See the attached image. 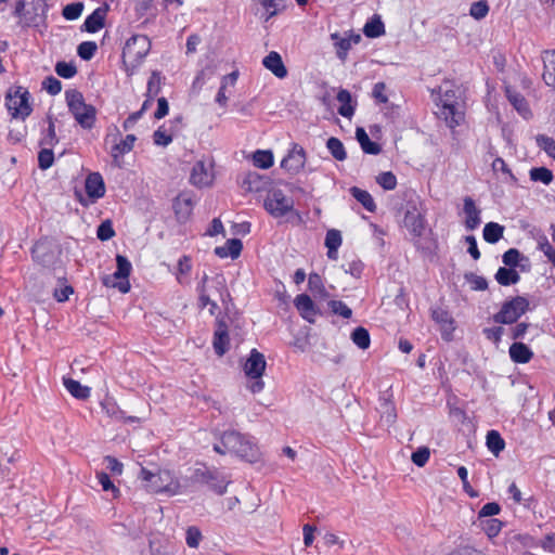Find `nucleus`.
Here are the masks:
<instances>
[{"mask_svg": "<svg viewBox=\"0 0 555 555\" xmlns=\"http://www.w3.org/2000/svg\"><path fill=\"white\" fill-rule=\"evenodd\" d=\"M341 245V234L338 230L332 229L326 232L325 246L327 249H338Z\"/></svg>", "mask_w": 555, "mask_h": 555, "instance_id": "nucleus-57", "label": "nucleus"}, {"mask_svg": "<svg viewBox=\"0 0 555 555\" xmlns=\"http://www.w3.org/2000/svg\"><path fill=\"white\" fill-rule=\"evenodd\" d=\"M495 280L500 285L508 286L518 283L520 275L513 268L501 267L495 273Z\"/></svg>", "mask_w": 555, "mask_h": 555, "instance_id": "nucleus-32", "label": "nucleus"}, {"mask_svg": "<svg viewBox=\"0 0 555 555\" xmlns=\"http://www.w3.org/2000/svg\"><path fill=\"white\" fill-rule=\"evenodd\" d=\"M263 66L269 69L274 76L282 79L287 76V69L282 61L281 55L271 51L262 61Z\"/></svg>", "mask_w": 555, "mask_h": 555, "instance_id": "nucleus-20", "label": "nucleus"}, {"mask_svg": "<svg viewBox=\"0 0 555 555\" xmlns=\"http://www.w3.org/2000/svg\"><path fill=\"white\" fill-rule=\"evenodd\" d=\"M31 254L34 259L43 266L51 263L54 258L47 242H37L33 247Z\"/></svg>", "mask_w": 555, "mask_h": 555, "instance_id": "nucleus-28", "label": "nucleus"}, {"mask_svg": "<svg viewBox=\"0 0 555 555\" xmlns=\"http://www.w3.org/2000/svg\"><path fill=\"white\" fill-rule=\"evenodd\" d=\"M529 175H530V179L532 181H534V182L540 181V182L544 183L545 185H548L554 179L552 170H550L546 167H534V168L530 169Z\"/></svg>", "mask_w": 555, "mask_h": 555, "instance_id": "nucleus-41", "label": "nucleus"}, {"mask_svg": "<svg viewBox=\"0 0 555 555\" xmlns=\"http://www.w3.org/2000/svg\"><path fill=\"white\" fill-rule=\"evenodd\" d=\"M42 88L51 95H55L61 92L62 83L55 77L49 76L43 80Z\"/></svg>", "mask_w": 555, "mask_h": 555, "instance_id": "nucleus-60", "label": "nucleus"}, {"mask_svg": "<svg viewBox=\"0 0 555 555\" xmlns=\"http://www.w3.org/2000/svg\"><path fill=\"white\" fill-rule=\"evenodd\" d=\"M378 411L380 413V422L386 426H391L397 420V412L395 404L389 399H382L379 402Z\"/></svg>", "mask_w": 555, "mask_h": 555, "instance_id": "nucleus-29", "label": "nucleus"}, {"mask_svg": "<svg viewBox=\"0 0 555 555\" xmlns=\"http://www.w3.org/2000/svg\"><path fill=\"white\" fill-rule=\"evenodd\" d=\"M295 307L300 315L310 323L314 322L317 310L312 299L307 294H300L295 298Z\"/></svg>", "mask_w": 555, "mask_h": 555, "instance_id": "nucleus-21", "label": "nucleus"}, {"mask_svg": "<svg viewBox=\"0 0 555 555\" xmlns=\"http://www.w3.org/2000/svg\"><path fill=\"white\" fill-rule=\"evenodd\" d=\"M98 479L104 491H112L115 498L119 494L118 488H116L115 485L111 481L106 473H98Z\"/></svg>", "mask_w": 555, "mask_h": 555, "instance_id": "nucleus-62", "label": "nucleus"}, {"mask_svg": "<svg viewBox=\"0 0 555 555\" xmlns=\"http://www.w3.org/2000/svg\"><path fill=\"white\" fill-rule=\"evenodd\" d=\"M117 270L111 275L103 279V284L106 286L117 287L121 293L126 294L130 289L128 278L130 275L132 266L127 257L122 255L116 256Z\"/></svg>", "mask_w": 555, "mask_h": 555, "instance_id": "nucleus-10", "label": "nucleus"}, {"mask_svg": "<svg viewBox=\"0 0 555 555\" xmlns=\"http://www.w3.org/2000/svg\"><path fill=\"white\" fill-rule=\"evenodd\" d=\"M351 195L362 204V206L370 212H374L376 210V204L372 197V195L360 188L352 186L350 189Z\"/></svg>", "mask_w": 555, "mask_h": 555, "instance_id": "nucleus-34", "label": "nucleus"}, {"mask_svg": "<svg viewBox=\"0 0 555 555\" xmlns=\"http://www.w3.org/2000/svg\"><path fill=\"white\" fill-rule=\"evenodd\" d=\"M254 165L261 169H268L273 165V154L271 151L258 150L253 156Z\"/></svg>", "mask_w": 555, "mask_h": 555, "instance_id": "nucleus-43", "label": "nucleus"}, {"mask_svg": "<svg viewBox=\"0 0 555 555\" xmlns=\"http://www.w3.org/2000/svg\"><path fill=\"white\" fill-rule=\"evenodd\" d=\"M351 339L354 345H357L360 349H367L371 344L369 331L362 326H359L353 330L351 333Z\"/></svg>", "mask_w": 555, "mask_h": 555, "instance_id": "nucleus-40", "label": "nucleus"}, {"mask_svg": "<svg viewBox=\"0 0 555 555\" xmlns=\"http://www.w3.org/2000/svg\"><path fill=\"white\" fill-rule=\"evenodd\" d=\"M140 476L142 480L146 481V488L155 493L166 492L175 495L180 492V483L172 476L170 470L159 469L157 473H152L142 467Z\"/></svg>", "mask_w": 555, "mask_h": 555, "instance_id": "nucleus-4", "label": "nucleus"}, {"mask_svg": "<svg viewBox=\"0 0 555 555\" xmlns=\"http://www.w3.org/2000/svg\"><path fill=\"white\" fill-rule=\"evenodd\" d=\"M326 147L336 160L343 162L347 158L344 144L339 139L331 137L326 142Z\"/></svg>", "mask_w": 555, "mask_h": 555, "instance_id": "nucleus-39", "label": "nucleus"}, {"mask_svg": "<svg viewBox=\"0 0 555 555\" xmlns=\"http://www.w3.org/2000/svg\"><path fill=\"white\" fill-rule=\"evenodd\" d=\"M64 386L67 391L77 399L83 400L90 396V388L82 386L79 382L73 378H64Z\"/></svg>", "mask_w": 555, "mask_h": 555, "instance_id": "nucleus-35", "label": "nucleus"}, {"mask_svg": "<svg viewBox=\"0 0 555 555\" xmlns=\"http://www.w3.org/2000/svg\"><path fill=\"white\" fill-rule=\"evenodd\" d=\"M429 449L426 447H422L412 453L411 460L416 466L423 467L429 460Z\"/></svg>", "mask_w": 555, "mask_h": 555, "instance_id": "nucleus-58", "label": "nucleus"}, {"mask_svg": "<svg viewBox=\"0 0 555 555\" xmlns=\"http://www.w3.org/2000/svg\"><path fill=\"white\" fill-rule=\"evenodd\" d=\"M108 7H100L95 9L85 21L81 29L88 33H96L105 25V17Z\"/></svg>", "mask_w": 555, "mask_h": 555, "instance_id": "nucleus-19", "label": "nucleus"}, {"mask_svg": "<svg viewBox=\"0 0 555 555\" xmlns=\"http://www.w3.org/2000/svg\"><path fill=\"white\" fill-rule=\"evenodd\" d=\"M96 235L98 238L102 242L108 241L115 236V230L113 229V224L109 219L101 222V224L98 227Z\"/></svg>", "mask_w": 555, "mask_h": 555, "instance_id": "nucleus-50", "label": "nucleus"}, {"mask_svg": "<svg viewBox=\"0 0 555 555\" xmlns=\"http://www.w3.org/2000/svg\"><path fill=\"white\" fill-rule=\"evenodd\" d=\"M151 50V41L145 35H133L122 49V61L126 66L135 68Z\"/></svg>", "mask_w": 555, "mask_h": 555, "instance_id": "nucleus-5", "label": "nucleus"}, {"mask_svg": "<svg viewBox=\"0 0 555 555\" xmlns=\"http://www.w3.org/2000/svg\"><path fill=\"white\" fill-rule=\"evenodd\" d=\"M403 222L415 238L423 236L426 230L425 209L418 199L408 201Z\"/></svg>", "mask_w": 555, "mask_h": 555, "instance_id": "nucleus-8", "label": "nucleus"}, {"mask_svg": "<svg viewBox=\"0 0 555 555\" xmlns=\"http://www.w3.org/2000/svg\"><path fill=\"white\" fill-rule=\"evenodd\" d=\"M376 182L386 191L395 190L397 178L391 171H385L376 177Z\"/></svg>", "mask_w": 555, "mask_h": 555, "instance_id": "nucleus-48", "label": "nucleus"}, {"mask_svg": "<svg viewBox=\"0 0 555 555\" xmlns=\"http://www.w3.org/2000/svg\"><path fill=\"white\" fill-rule=\"evenodd\" d=\"M267 366L264 356L257 349H251L244 364L245 375L251 379L261 378Z\"/></svg>", "mask_w": 555, "mask_h": 555, "instance_id": "nucleus-13", "label": "nucleus"}, {"mask_svg": "<svg viewBox=\"0 0 555 555\" xmlns=\"http://www.w3.org/2000/svg\"><path fill=\"white\" fill-rule=\"evenodd\" d=\"M172 208L176 218L179 222H184L189 219L193 210V199L190 194L181 193L175 199Z\"/></svg>", "mask_w": 555, "mask_h": 555, "instance_id": "nucleus-16", "label": "nucleus"}, {"mask_svg": "<svg viewBox=\"0 0 555 555\" xmlns=\"http://www.w3.org/2000/svg\"><path fill=\"white\" fill-rule=\"evenodd\" d=\"M506 96L514 108L525 118L531 116L527 100L520 93L513 91L509 87L506 88Z\"/></svg>", "mask_w": 555, "mask_h": 555, "instance_id": "nucleus-25", "label": "nucleus"}, {"mask_svg": "<svg viewBox=\"0 0 555 555\" xmlns=\"http://www.w3.org/2000/svg\"><path fill=\"white\" fill-rule=\"evenodd\" d=\"M509 357L515 363L525 364L532 359L533 352L527 345L516 341L509 347Z\"/></svg>", "mask_w": 555, "mask_h": 555, "instance_id": "nucleus-26", "label": "nucleus"}, {"mask_svg": "<svg viewBox=\"0 0 555 555\" xmlns=\"http://www.w3.org/2000/svg\"><path fill=\"white\" fill-rule=\"evenodd\" d=\"M306 164V152L304 147L294 144L293 149L281 162V167L291 173H298Z\"/></svg>", "mask_w": 555, "mask_h": 555, "instance_id": "nucleus-12", "label": "nucleus"}, {"mask_svg": "<svg viewBox=\"0 0 555 555\" xmlns=\"http://www.w3.org/2000/svg\"><path fill=\"white\" fill-rule=\"evenodd\" d=\"M263 206L272 217L281 218L294 209V199L286 196L282 190L272 189L268 192Z\"/></svg>", "mask_w": 555, "mask_h": 555, "instance_id": "nucleus-9", "label": "nucleus"}, {"mask_svg": "<svg viewBox=\"0 0 555 555\" xmlns=\"http://www.w3.org/2000/svg\"><path fill=\"white\" fill-rule=\"evenodd\" d=\"M336 98L341 103L338 107V114L350 118L354 114V106L351 105V93L346 89H340Z\"/></svg>", "mask_w": 555, "mask_h": 555, "instance_id": "nucleus-33", "label": "nucleus"}, {"mask_svg": "<svg viewBox=\"0 0 555 555\" xmlns=\"http://www.w3.org/2000/svg\"><path fill=\"white\" fill-rule=\"evenodd\" d=\"M214 178L211 164L198 160L192 167L190 183L196 188H206L212 184Z\"/></svg>", "mask_w": 555, "mask_h": 555, "instance_id": "nucleus-11", "label": "nucleus"}, {"mask_svg": "<svg viewBox=\"0 0 555 555\" xmlns=\"http://www.w3.org/2000/svg\"><path fill=\"white\" fill-rule=\"evenodd\" d=\"M221 443L228 452L235 453L249 463L259 460L258 447L237 431H225L221 437Z\"/></svg>", "mask_w": 555, "mask_h": 555, "instance_id": "nucleus-3", "label": "nucleus"}, {"mask_svg": "<svg viewBox=\"0 0 555 555\" xmlns=\"http://www.w3.org/2000/svg\"><path fill=\"white\" fill-rule=\"evenodd\" d=\"M520 253L516 248H509L503 254V262L505 266L509 268H514L518 266V262L520 260Z\"/></svg>", "mask_w": 555, "mask_h": 555, "instance_id": "nucleus-61", "label": "nucleus"}, {"mask_svg": "<svg viewBox=\"0 0 555 555\" xmlns=\"http://www.w3.org/2000/svg\"><path fill=\"white\" fill-rule=\"evenodd\" d=\"M85 189L87 195L93 201L103 197L105 194V184L102 176L99 172L89 173L86 178Z\"/></svg>", "mask_w": 555, "mask_h": 555, "instance_id": "nucleus-18", "label": "nucleus"}, {"mask_svg": "<svg viewBox=\"0 0 555 555\" xmlns=\"http://www.w3.org/2000/svg\"><path fill=\"white\" fill-rule=\"evenodd\" d=\"M543 74L542 78L546 86L555 89V50L543 53Z\"/></svg>", "mask_w": 555, "mask_h": 555, "instance_id": "nucleus-23", "label": "nucleus"}, {"mask_svg": "<svg viewBox=\"0 0 555 555\" xmlns=\"http://www.w3.org/2000/svg\"><path fill=\"white\" fill-rule=\"evenodd\" d=\"M504 233V227L496 222H488L483 228V238L490 244L498 243Z\"/></svg>", "mask_w": 555, "mask_h": 555, "instance_id": "nucleus-37", "label": "nucleus"}, {"mask_svg": "<svg viewBox=\"0 0 555 555\" xmlns=\"http://www.w3.org/2000/svg\"><path fill=\"white\" fill-rule=\"evenodd\" d=\"M160 74L153 72L147 82V93L152 95L158 94L160 91Z\"/></svg>", "mask_w": 555, "mask_h": 555, "instance_id": "nucleus-64", "label": "nucleus"}, {"mask_svg": "<svg viewBox=\"0 0 555 555\" xmlns=\"http://www.w3.org/2000/svg\"><path fill=\"white\" fill-rule=\"evenodd\" d=\"M535 141L540 149L555 159V140L553 138L545 134H539L537 135Z\"/></svg>", "mask_w": 555, "mask_h": 555, "instance_id": "nucleus-45", "label": "nucleus"}, {"mask_svg": "<svg viewBox=\"0 0 555 555\" xmlns=\"http://www.w3.org/2000/svg\"><path fill=\"white\" fill-rule=\"evenodd\" d=\"M463 210L466 216V219H465L466 228L468 230L476 229L481 222L480 210L476 207L475 202L472 197L466 196L464 198Z\"/></svg>", "mask_w": 555, "mask_h": 555, "instance_id": "nucleus-22", "label": "nucleus"}, {"mask_svg": "<svg viewBox=\"0 0 555 555\" xmlns=\"http://www.w3.org/2000/svg\"><path fill=\"white\" fill-rule=\"evenodd\" d=\"M82 11V2H73L63 8L62 14L65 20L75 21L81 15Z\"/></svg>", "mask_w": 555, "mask_h": 555, "instance_id": "nucleus-47", "label": "nucleus"}, {"mask_svg": "<svg viewBox=\"0 0 555 555\" xmlns=\"http://www.w3.org/2000/svg\"><path fill=\"white\" fill-rule=\"evenodd\" d=\"M363 33L367 38H377L385 34V25L378 15H374L363 28Z\"/></svg>", "mask_w": 555, "mask_h": 555, "instance_id": "nucleus-36", "label": "nucleus"}, {"mask_svg": "<svg viewBox=\"0 0 555 555\" xmlns=\"http://www.w3.org/2000/svg\"><path fill=\"white\" fill-rule=\"evenodd\" d=\"M309 289L314 294L319 295L321 298L328 297V293L324 287L322 278L318 273H311L308 279Z\"/></svg>", "mask_w": 555, "mask_h": 555, "instance_id": "nucleus-42", "label": "nucleus"}, {"mask_svg": "<svg viewBox=\"0 0 555 555\" xmlns=\"http://www.w3.org/2000/svg\"><path fill=\"white\" fill-rule=\"evenodd\" d=\"M457 475L460 477V479L462 480L463 482V489L464 491L470 496V498H476L478 496V492L475 491L470 483L468 482V472L466 469L465 466H460L457 468Z\"/></svg>", "mask_w": 555, "mask_h": 555, "instance_id": "nucleus-59", "label": "nucleus"}, {"mask_svg": "<svg viewBox=\"0 0 555 555\" xmlns=\"http://www.w3.org/2000/svg\"><path fill=\"white\" fill-rule=\"evenodd\" d=\"M488 12H489V5L486 0H480V1L474 2L470 5V10H469V14L476 20L483 18L488 14Z\"/></svg>", "mask_w": 555, "mask_h": 555, "instance_id": "nucleus-55", "label": "nucleus"}, {"mask_svg": "<svg viewBox=\"0 0 555 555\" xmlns=\"http://www.w3.org/2000/svg\"><path fill=\"white\" fill-rule=\"evenodd\" d=\"M212 479H219V472L210 469L205 465L195 468L191 476L193 482L206 483L209 485V487L211 486Z\"/></svg>", "mask_w": 555, "mask_h": 555, "instance_id": "nucleus-30", "label": "nucleus"}, {"mask_svg": "<svg viewBox=\"0 0 555 555\" xmlns=\"http://www.w3.org/2000/svg\"><path fill=\"white\" fill-rule=\"evenodd\" d=\"M486 444L495 456L505 448V441L496 430L488 431Z\"/></svg>", "mask_w": 555, "mask_h": 555, "instance_id": "nucleus-38", "label": "nucleus"}, {"mask_svg": "<svg viewBox=\"0 0 555 555\" xmlns=\"http://www.w3.org/2000/svg\"><path fill=\"white\" fill-rule=\"evenodd\" d=\"M356 138H357L358 142L360 143L362 151L365 154L377 155L380 153V151H382L380 145L376 142L371 141L366 131L363 128H361V127L357 128Z\"/></svg>", "mask_w": 555, "mask_h": 555, "instance_id": "nucleus-27", "label": "nucleus"}, {"mask_svg": "<svg viewBox=\"0 0 555 555\" xmlns=\"http://www.w3.org/2000/svg\"><path fill=\"white\" fill-rule=\"evenodd\" d=\"M55 72L60 77L69 79L77 74V68L73 63L62 61L56 63Z\"/></svg>", "mask_w": 555, "mask_h": 555, "instance_id": "nucleus-51", "label": "nucleus"}, {"mask_svg": "<svg viewBox=\"0 0 555 555\" xmlns=\"http://www.w3.org/2000/svg\"><path fill=\"white\" fill-rule=\"evenodd\" d=\"M460 98V89L453 88L451 83L446 82L444 87H439V103H437L436 114L444 119L450 128L459 126L464 120Z\"/></svg>", "mask_w": 555, "mask_h": 555, "instance_id": "nucleus-1", "label": "nucleus"}, {"mask_svg": "<svg viewBox=\"0 0 555 555\" xmlns=\"http://www.w3.org/2000/svg\"><path fill=\"white\" fill-rule=\"evenodd\" d=\"M243 244L238 238H230L227 241L224 246H218L215 248V254L220 258L231 257L236 259L242 251Z\"/></svg>", "mask_w": 555, "mask_h": 555, "instance_id": "nucleus-24", "label": "nucleus"}, {"mask_svg": "<svg viewBox=\"0 0 555 555\" xmlns=\"http://www.w3.org/2000/svg\"><path fill=\"white\" fill-rule=\"evenodd\" d=\"M66 103L75 120L83 128L91 129L96 119V109L85 102L83 95L76 89L65 92Z\"/></svg>", "mask_w": 555, "mask_h": 555, "instance_id": "nucleus-2", "label": "nucleus"}, {"mask_svg": "<svg viewBox=\"0 0 555 555\" xmlns=\"http://www.w3.org/2000/svg\"><path fill=\"white\" fill-rule=\"evenodd\" d=\"M48 4L46 0H31L30 9L25 13L24 26H38L47 17Z\"/></svg>", "mask_w": 555, "mask_h": 555, "instance_id": "nucleus-14", "label": "nucleus"}, {"mask_svg": "<svg viewBox=\"0 0 555 555\" xmlns=\"http://www.w3.org/2000/svg\"><path fill=\"white\" fill-rule=\"evenodd\" d=\"M54 154L51 149H42L38 154V166L40 169L46 170L53 165Z\"/></svg>", "mask_w": 555, "mask_h": 555, "instance_id": "nucleus-56", "label": "nucleus"}, {"mask_svg": "<svg viewBox=\"0 0 555 555\" xmlns=\"http://www.w3.org/2000/svg\"><path fill=\"white\" fill-rule=\"evenodd\" d=\"M431 318L436 323L440 324L442 338L451 340L455 328L451 314L446 309L438 307L431 310Z\"/></svg>", "mask_w": 555, "mask_h": 555, "instance_id": "nucleus-15", "label": "nucleus"}, {"mask_svg": "<svg viewBox=\"0 0 555 555\" xmlns=\"http://www.w3.org/2000/svg\"><path fill=\"white\" fill-rule=\"evenodd\" d=\"M119 132L114 135L115 144L112 146L109 153L116 165H120L119 159L130 151H132L137 137L134 134H127L125 139L116 142Z\"/></svg>", "mask_w": 555, "mask_h": 555, "instance_id": "nucleus-17", "label": "nucleus"}, {"mask_svg": "<svg viewBox=\"0 0 555 555\" xmlns=\"http://www.w3.org/2000/svg\"><path fill=\"white\" fill-rule=\"evenodd\" d=\"M500 511H501V507L498 503H495V502L487 503L479 511L478 519L498 515L500 513Z\"/></svg>", "mask_w": 555, "mask_h": 555, "instance_id": "nucleus-63", "label": "nucleus"}, {"mask_svg": "<svg viewBox=\"0 0 555 555\" xmlns=\"http://www.w3.org/2000/svg\"><path fill=\"white\" fill-rule=\"evenodd\" d=\"M5 106L13 118L28 117L33 112L28 90L21 86L10 88L5 95Z\"/></svg>", "mask_w": 555, "mask_h": 555, "instance_id": "nucleus-6", "label": "nucleus"}, {"mask_svg": "<svg viewBox=\"0 0 555 555\" xmlns=\"http://www.w3.org/2000/svg\"><path fill=\"white\" fill-rule=\"evenodd\" d=\"M465 280L474 291H485L488 288V282L483 276L470 272L465 274Z\"/></svg>", "mask_w": 555, "mask_h": 555, "instance_id": "nucleus-54", "label": "nucleus"}, {"mask_svg": "<svg viewBox=\"0 0 555 555\" xmlns=\"http://www.w3.org/2000/svg\"><path fill=\"white\" fill-rule=\"evenodd\" d=\"M482 529L489 538L496 537L502 529V521L495 518L487 519L481 522Z\"/></svg>", "mask_w": 555, "mask_h": 555, "instance_id": "nucleus-53", "label": "nucleus"}, {"mask_svg": "<svg viewBox=\"0 0 555 555\" xmlns=\"http://www.w3.org/2000/svg\"><path fill=\"white\" fill-rule=\"evenodd\" d=\"M202 539H203L202 532L197 527L191 526L186 529L185 542L189 547L197 548L199 546Z\"/></svg>", "mask_w": 555, "mask_h": 555, "instance_id": "nucleus-49", "label": "nucleus"}, {"mask_svg": "<svg viewBox=\"0 0 555 555\" xmlns=\"http://www.w3.org/2000/svg\"><path fill=\"white\" fill-rule=\"evenodd\" d=\"M529 310V300L524 296H516L505 301L493 321L499 324H513Z\"/></svg>", "mask_w": 555, "mask_h": 555, "instance_id": "nucleus-7", "label": "nucleus"}, {"mask_svg": "<svg viewBox=\"0 0 555 555\" xmlns=\"http://www.w3.org/2000/svg\"><path fill=\"white\" fill-rule=\"evenodd\" d=\"M328 306L334 314L345 319H349L352 315V310L341 300H331Z\"/></svg>", "mask_w": 555, "mask_h": 555, "instance_id": "nucleus-52", "label": "nucleus"}, {"mask_svg": "<svg viewBox=\"0 0 555 555\" xmlns=\"http://www.w3.org/2000/svg\"><path fill=\"white\" fill-rule=\"evenodd\" d=\"M229 336L224 323H219V328L215 332L214 349L218 356H223L228 350Z\"/></svg>", "mask_w": 555, "mask_h": 555, "instance_id": "nucleus-31", "label": "nucleus"}, {"mask_svg": "<svg viewBox=\"0 0 555 555\" xmlns=\"http://www.w3.org/2000/svg\"><path fill=\"white\" fill-rule=\"evenodd\" d=\"M47 119H48L49 126H48L46 134L43 135V138L40 141V144L54 146L59 142V138L56 137V133H55V126H54L53 117L51 115H48Z\"/></svg>", "mask_w": 555, "mask_h": 555, "instance_id": "nucleus-44", "label": "nucleus"}, {"mask_svg": "<svg viewBox=\"0 0 555 555\" xmlns=\"http://www.w3.org/2000/svg\"><path fill=\"white\" fill-rule=\"evenodd\" d=\"M98 50L94 41H83L77 48V54L85 61L91 60Z\"/></svg>", "mask_w": 555, "mask_h": 555, "instance_id": "nucleus-46", "label": "nucleus"}]
</instances>
